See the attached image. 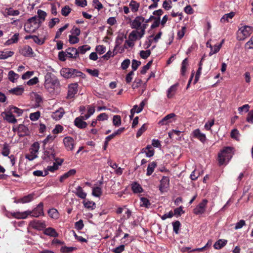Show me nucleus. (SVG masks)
<instances>
[{"label":"nucleus","instance_id":"nucleus-33","mask_svg":"<svg viewBox=\"0 0 253 253\" xmlns=\"http://www.w3.org/2000/svg\"><path fill=\"white\" fill-rule=\"evenodd\" d=\"M18 37L19 34L15 33L12 36L10 39H8L5 42L4 44L5 45H9L13 43H16L18 41Z\"/></svg>","mask_w":253,"mask_h":253},{"label":"nucleus","instance_id":"nucleus-8","mask_svg":"<svg viewBox=\"0 0 253 253\" xmlns=\"http://www.w3.org/2000/svg\"><path fill=\"white\" fill-rule=\"evenodd\" d=\"M39 148V143L37 142L34 143L30 149V153L26 155L25 158L29 161L34 160L38 157Z\"/></svg>","mask_w":253,"mask_h":253},{"label":"nucleus","instance_id":"nucleus-26","mask_svg":"<svg viewBox=\"0 0 253 253\" xmlns=\"http://www.w3.org/2000/svg\"><path fill=\"white\" fill-rule=\"evenodd\" d=\"M74 193L79 198L84 199L86 198V193L84 192L82 188L80 186H78L76 188Z\"/></svg>","mask_w":253,"mask_h":253},{"label":"nucleus","instance_id":"nucleus-37","mask_svg":"<svg viewBox=\"0 0 253 253\" xmlns=\"http://www.w3.org/2000/svg\"><path fill=\"white\" fill-rule=\"evenodd\" d=\"M132 190L135 193H140L143 191V189L141 185L137 182H134L132 184Z\"/></svg>","mask_w":253,"mask_h":253},{"label":"nucleus","instance_id":"nucleus-7","mask_svg":"<svg viewBox=\"0 0 253 253\" xmlns=\"http://www.w3.org/2000/svg\"><path fill=\"white\" fill-rule=\"evenodd\" d=\"M253 32L252 27L249 26H241L238 30V38L240 40H243L250 36Z\"/></svg>","mask_w":253,"mask_h":253},{"label":"nucleus","instance_id":"nucleus-45","mask_svg":"<svg viewBox=\"0 0 253 253\" xmlns=\"http://www.w3.org/2000/svg\"><path fill=\"white\" fill-rule=\"evenodd\" d=\"M6 13L7 15L9 16H17L20 13L19 10H14L12 8H8L5 9Z\"/></svg>","mask_w":253,"mask_h":253},{"label":"nucleus","instance_id":"nucleus-25","mask_svg":"<svg viewBox=\"0 0 253 253\" xmlns=\"http://www.w3.org/2000/svg\"><path fill=\"white\" fill-rule=\"evenodd\" d=\"M178 84H173L171 85L167 90V96L168 98H172L175 94L176 90H177V87L178 86Z\"/></svg>","mask_w":253,"mask_h":253},{"label":"nucleus","instance_id":"nucleus-42","mask_svg":"<svg viewBox=\"0 0 253 253\" xmlns=\"http://www.w3.org/2000/svg\"><path fill=\"white\" fill-rule=\"evenodd\" d=\"M102 191L101 187L96 186L92 189V194L96 197H99L102 194Z\"/></svg>","mask_w":253,"mask_h":253},{"label":"nucleus","instance_id":"nucleus-52","mask_svg":"<svg viewBox=\"0 0 253 253\" xmlns=\"http://www.w3.org/2000/svg\"><path fill=\"white\" fill-rule=\"evenodd\" d=\"M84 205L87 209L93 210L95 208V204L92 201H84Z\"/></svg>","mask_w":253,"mask_h":253},{"label":"nucleus","instance_id":"nucleus-56","mask_svg":"<svg viewBox=\"0 0 253 253\" xmlns=\"http://www.w3.org/2000/svg\"><path fill=\"white\" fill-rule=\"evenodd\" d=\"M173 230L175 234L178 233V231L180 226V223L179 221L177 220L175 222H172Z\"/></svg>","mask_w":253,"mask_h":253},{"label":"nucleus","instance_id":"nucleus-44","mask_svg":"<svg viewBox=\"0 0 253 253\" xmlns=\"http://www.w3.org/2000/svg\"><path fill=\"white\" fill-rule=\"evenodd\" d=\"M94 108L93 107L88 106L87 107V113L83 116L84 120H87L91 116L94 114Z\"/></svg>","mask_w":253,"mask_h":253},{"label":"nucleus","instance_id":"nucleus-57","mask_svg":"<svg viewBox=\"0 0 253 253\" xmlns=\"http://www.w3.org/2000/svg\"><path fill=\"white\" fill-rule=\"evenodd\" d=\"M69 41L71 44H75L79 42V38L76 36L70 35L69 36Z\"/></svg>","mask_w":253,"mask_h":253},{"label":"nucleus","instance_id":"nucleus-51","mask_svg":"<svg viewBox=\"0 0 253 253\" xmlns=\"http://www.w3.org/2000/svg\"><path fill=\"white\" fill-rule=\"evenodd\" d=\"M40 117V112L37 111L36 112L32 113L30 114V119L31 121H35L39 119Z\"/></svg>","mask_w":253,"mask_h":253},{"label":"nucleus","instance_id":"nucleus-48","mask_svg":"<svg viewBox=\"0 0 253 253\" xmlns=\"http://www.w3.org/2000/svg\"><path fill=\"white\" fill-rule=\"evenodd\" d=\"M10 153L9 145L7 143H5L2 147L1 154L3 156H8Z\"/></svg>","mask_w":253,"mask_h":253},{"label":"nucleus","instance_id":"nucleus-43","mask_svg":"<svg viewBox=\"0 0 253 253\" xmlns=\"http://www.w3.org/2000/svg\"><path fill=\"white\" fill-rule=\"evenodd\" d=\"M90 49V46L87 44H84L82 46H79L77 49L78 51L79 52V54H84L87 51H88Z\"/></svg>","mask_w":253,"mask_h":253},{"label":"nucleus","instance_id":"nucleus-50","mask_svg":"<svg viewBox=\"0 0 253 253\" xmlns=\"http://www.w3.org/2000/svg\"><path fill=\"white\" fill-rule=\"evenodd\" d=\"M188 65V61L187 59L185 58L184 59L181 63V74L182 75H184L185 74V73L186 71V67Z\"/></svg>","mask_w":253,"mask_h":253},{"label":"nucleus","instance_id":"nucleus-32","mask_svg":"<svg viewBox=\"0 0 253 253\" xmlns=\"http://www.w3.org/2000/svg\"><path fill=\"white\" fill-rule=\"evenodd\" d=\"M47 213H48L49 216L53 219H57L59 217V212L56 209H55L54 208H52V209H49Z\"/></svg>","mask_w":253,"mask_h":253},{"label":"nucleus","instance_id":"nucleus-39","mask_svg":"<svg viewBox=\"0 0 253 253\" xmlns=\"http://www.w3.org/2000/svg\"><path fill=\"white\" fill-rule=\"evenodd\" d=\"M223 42L224 40H223L220 44L215 45V51H213V46L211 45H210L211 51L209 53V56H211L213 54L218 52L221 48Z\"/></svg>","mask_w":253,"mask_h":253},{"label":"nucleus","instance_id":"nucleus-40","mask_svg":"<svg viewBox=\"0 0 253 253\" xmlns=\"http://www.w3.org/2000/svg\"><path fill=\"white\" fill-rule=\"evenodd\" d=\"M140 205L142 207L149 208L150 207L151 203L147 198L141 197L140 198Z\"/></svg>","mask_w":253,"mask_h":253},{"label":"nucleus","instance_id":"nucleus-62","mask_svg":"<svg viewBox=\"0 0 253 253\" xmlns=\"http://www.w3.org/2000/svg\"><path fill=\"white\" fill-rule=\"evenodd\" d=\"M125 245H121L119 246L114 248L112 250V252L114 253H122L125 250Z\"/></svg>","mask_w":253,"mask_h":253},{"label":"nucleus","instance_id":"nucleus-12","mask_svg":"<svg viewBox=\"0 0 253 253\" xmlns=\"http://www.w3.org/2000/svg\"><path fill=\"white\" fill-rule=\"evenodd\" d=\"M29 225L33 229L38 230H42L45 228L46 224L44 221L38 220H33L31 221Z\"/></svg>","mask_w":253,"mask_h":253},{"label":"nucleus","instance_id":"nucleus-13","mask_svg":"<svg viewBox=\"0 0 253 253\" xmlns=\"http://www.w3.org/2000/svg\"><path fill=\"white\" fill-rule=\"evenodd\" d=\"M169 179L167 176H163L160 180L159 190L162 193L166 192L169 187Z\"/></svg>","mask_w":253,"mask_h":253},{"label":"nucleus","instance_id":"nucleus-9","mask_svg":"<svg viewBox=\"0 0 253 253\" xmlns=\"http://www.w3.org/2000/svg\"><path fill=\"white\" fill-rule=\"evenodd\" d=\"M63 142L65 149L67 151H72L74 150L76 145L75 140L71 136H66L64 138Z\"/></svg>","mask_w":253,"mask_h":253},{"label":"nucleus","instance_id":"nucleus-29","mask_svg":"<svg viewBox=\"0 0 253 253\" xmlns=\"http://www.w3.org/2000/svg\"><path fill=\"white\" fill-rule=\"evenodd\" d=\"M227 243V241L225 239H219L213 245L215 249L219 250L224 247Z\"/></svg>","mask_w":253,"mask_h":253},{"label":"nucleus","instance_id":"nucleus-31","mask_svg":"<svg viewBox=\"0 0 253 253\" xmlns=\"http://www.w3.org/2000/svg\"><path fill=\"white\" fill-rule=\"evenodd\" d=\"M24 91V88L21 86H18L15 88H11L9 90L11 93L16 95H21Z\"/></svg>","mask_w":253,"mask_h":253},{"label":"nucleus","instance_id":"nucleus-1","mask_svg":"<svg viewBox=\"0 0 253 253\" xmlns=\"http://www.w3.org/2000/svg\"><path fill=\"white\" fill-rule=\"evenodd\" d=\"M145 18L141 16H136L133 20L130 19V26L134 29L131 32V37H135V35L139 38H142L145 34L147 28L146 24H145Z\"/></svg>","mask_w":253,"mask_h":253},{"label":"nucleus","instance_id":"nucleus-28","mask_svg":"<svg viewBox=\"0 0 253 253\" xmlns=\"http://www.w3.org/2000/svg\"><path fill=\"white\" fill-rule=\"evenodd\" d=\"M14 52L8 50L0 51V60H4L12 56Z\"/></svg>","mask_w":253,"mask_h":253},{"label":"nucleus","instance_id":"nucleus-54","mask_svg":"<svg viewBox=\"0 0 253 253\" xmlns=\"http://www.w3.org/2000/svg\"><path fill=\"white\" fill-rule=\"evenodd\" d=\"M69 26V24H65L63 27H61L58 29V30L56 32L55 38L58 39L61 36L62 33L66 30Z\"/></svg>","mask_w":253,"mask_h":253},{"label":"nucleus","instance_id":"nucleus-46","mask_svg":"<svg viewBox=\"0 0 253 253\" xmlns=\"http://www.w3.org/2000/svg\"><path fill=\"white\" fill-rule=\"evenodd\" d=\"M10 111L12 113H15L17 115V117L21 116L23 113L22 110L16 107L12 106L10 108Z\"/></svg>","mask_w":253,"mask_h":253},{"label":"nucleus","instance_id":"nucleus-64","mask_svg":"<svg viewBox=\"0 0 253 253\" xmlns=\"http://www.w3.org/2000/svg\"><path fill=\"white\" fill-rule=\"evenodd\" d=\"M246 121L250 124H253V109L249 112Z\"/></svg>","mask_w":253,"mask_h":253},{"label":"nucleus","instance_id":"nucleus-47","mask_svg":"<svg viewBox=\"0 0 253 253\" xmlns=\"http://www.w3.org/2000/svg\"><path fill=\"white\" fill-rule=\"evenodd\" d=\"M113 124L115 126H119L121 125V118L119 115H115L113 118Z\"/></svg>","mask_w":253,"mask_h":253},{"label":"nucleus","instance_id":"nucleus-60","mask_svg":"<svg viewBox=\"0 0 253 253\" xmlns=\"http://www.w3.org/2000/svg\"><path fill=\"white\" fill-rule=\"evenodd\" d=\"M152 60H151L149 61L146 65L144 66L140 71L141 74H145L147 72V71L149 69L150 66L152 65Z\"/></svg>","mask_w":253,"mask_h":253},{"label":"nucleus","instance_id":"nucleus-27","mask_svg":"<svg viewBox=\"0 0 253 253\" xmlns=\"http://www.w3.org/2000/svg\"><path fill=\"white\" fill-rule=\"evenodd\" d=\"M131 33L128 35V40H126L125 42V43L127 44L128 47H132L134 43V42L136 41L137 40H139L141 39L142 38H139V37L136 35H135V37H131Z\"/></svg>","mask_w":253,"mask_h":253},{"label":"nucleus","instance_id":"nucleus-58","mask_svg":"<svg viewBox=\"0 0 253 253\" xmlns=\"http://www.w3.org/2000/svg\"><path fill=\"white\" fill-rule=\"evenodd\" d=\"M151 54V50H141L140 52V56L143 59H146L148 58Z\"/></svg>","mask_w":253,"mask_h":253},{"label":"nucleus","instance_id":"nucleus-14","mask_svg":"<svg viewBox=\"0 0 253 253\" xmlns=\"http://www.w3.org/2000/svg\"><path fill=\"white\" fill-rule=\"evenodd\" d=\"M1 115L4 120L9 123L15 124L17 122V119H15L10 111L2 112Z\"/></svg>","mask_w":253,"mask_h":253},{"label":"nucleus","instance_id":"nucleus-63","mask_svg":"<svg viewBox=\"0 0 253 253\" xmlns=\"http://www.w3.org/2000/svg\"><path fill=\"white\" fill-rule=\"evenodd\" d=\"M130 61L129 59H126L121 63V68L123 70H126L129 66Z\"/></svg>","mask_w":253,"mask_h":253},{"label":"nucleus","instance_id":"nucleus-5","mask_svg":"<svg viewBox=\"0 0 253 253\" xmlns=\"http://www.w3.org/2000/svg\"><path fill=\"white\" fill-rule=\"evenodd\" d=\"M61 75L65 78H74L76 77H81L84 74L76 69L69 68H62L60 71Z\"/></svg>","mask_w":253,"mask_h":253},{"label":"nucleus","instance_id":"nucleus-24","mask_svg":"<svg viewBox=\"0 0 253 253\" xmlns=\"http://www.w3.org/2000/svg\"><path fill=\"white\" fill-rule=\"evenodd\" d=\"M141 153H145L146 156L150 158L154 155V150L151 145H148L141 150Z\"/></svg>","mask_w":253,"mask_h":253},{"label":"nucleus","instance_id":"nucleus-20","mask_svg":"<svg viewBox=\"0 0 253 253\" xmlns=\"http://www.w3.org/2000/svg\"><path fill=\"white\" fill-rule=\"evenodd\" d=\"M35 195L34 193L30 194L28 195L25 196L22 198L18 199L16 201V203L25 204L29 203L33 201L35 199Z\"/></svg>","mask_w":253,"mask_h":253},{"label":"nucleus","instance_id":"nucleus-49","mask_svg":"<svg viewBox=\"0 0 253 253\" xmlns=\"http://www.w3.org/2000/svg\"><path fill=\"white\" fill-rule=\"evenodd\" d=\"M250 108V106L249 104H245L241 107L238 108V111L239 114H242L244 111L245 112H248Z\"/></svg>","mask_w":253,"mask_h":253},{"label":"nucleus","instance_id":"nucleus-17","mask_svg":"<svg viewBox=\"0 0 253 253\" xmlns=\"http://www.w3.org/2000/svg\"><path fill=\"white\" fill-rule=\"evenodd\" d=\"M65 113V112L64 109L63 108L60 107L55 112L52 113L51 118L55 121H58L63 117Z\"/></svg>","mask_w":253,"mask_h":253},{"label":"nucleus","instance_id":"nucleus-10","mask_svg":"<svg viewBox=\"0 0 253 253\" xmlns=\"http://www.w3.org/2000/svg\"><path fill=\"white\" fill-rule=\"evenodd\" d=\"M207 203L208 200L203 199L193 210L194 213L198 215L204 213Z\"/></svg>","mask_w":253,"mask_h":253},{"label":"nucleus","instance_id":"nucleus-53","mask_svg":"<svg viewBox=\"0 0 253 253\" xmlns=\"http://www.w3.org/2000/svg\"><path fill=\"white\" fill-rule=\"evenodd\" d=\"M76 248L73 247H62L61 249V251L63 253H70L75 250Z\"/></svg>","mask_w":253,"mask_h":253},{"label":"nucleus","instance_id":"nucleus-6","mask_svg":"<svg viewBox=\"0 0 253 253\" xmlns=\"http://www.w3.org/2000/svg\"><path fill=\"white\" fill-rule=\"evenodd\" d=\"M38 19L36 17H33L28 20L24 26V30L28 33H34L39 27Z\"/></svg>","mask_w":253,"mask_h":253},{"label":"nucleus","instance_id":"nucleus-16","mask_svg":"<svg viewBox=\"0 0 253 253\" xmlns=\"http://www.w3.org/2000/svg\"><path fill=\"white\" fill-rule=\"evenodd\" d=\"M84 120H85L83 116L76 118L74 122L75 126L80 129L85 128L87 126V124Z\"/></svg>","mask_w":253,"mask_h":253},{"label":"nucleus","instance_id":"nucleus-61","mask_svg":"<svg viewBox=\"0 0 253 253\" xmlns=\"http://www.w3.org/2000/svg\"><path fill=\"white\" fill-rule=\"evenodd\" d=\"M95 50L100 55L104 53L106 51V47L103 45H98L96 46Z\"/></svg>","mask_w":253,"mask_h":253},{"label":"nucleus","instance_id":"nucleus-23","mask_svg":"<svg viewBox=\"0 0 253 253\" xmlns=\"http://www.w3.org/2000/svg\"><path fill=\"white\" fill-rule=\"evenodd\" d=\"M18 134L19 136H24L29 133V129L27 126L23 124L19 125L17 126Z\"/></svg>","mask_w":253,"mask_h":253},{"label":"nucleus","instance_id":"nucleus-11","mask_svg":"<svg viewBox=\"0 0 253 253\" xmlns=\"http://www.w3.org/2000/svg\"><path fill=\"white\" fill-rule=\"evenodd\" d=\"M42 158L44 161L47 162L56 160L54 150L50 149L49 150L45 151L42 156Z\"/></svg>","mask_w":253,"mask_h":253},{"label":"nucleus","instance_id":"nucleus-19","mask_svg":"<svg viewBox=\"0 0 253 253\" xmlns=\"http://www.w3.org/2000/svg\"><path fill=\"white\" fill-rule=\"evenodd\" d=\"M78 86V85L76 83L71 84L69 86L68 98H72L74 97L75 95L77 93Z\"/></svg>","mask_w":253,"mask_h":253},{"label":"nucleus","instance_id":"nucleus-3","mask_svg":"<svg viewBox=\"0 0 253 253\" xmlns=\"http://www.w3.org/2000/svg\"><path fill=\"white\" fill-rule=\"evenodd\" d=\"M59 83L56 76L52 73L47 72L44 76V86L45 88L50 90L54 89L57 86Z\"/></svg>","mask_w":253,"mask_h":253},{"label":"nucleus","instance_id":"nucleus-22","mask_svg":"<svg viewBox=\"0 0 253 253\" xmlns=\"http://www.w3.org/2000/svg\"><path fill=\"white\" fill-rule=\"evenodd\" d=\"M67 57L76 58L79 55L77 49L74 47H69L66 50Z\"/></svg>","mask_w":253,"mask_h":253},{"label":"nucleus","instance_id":"nucleus-34","mask_svg":"<svg viewBox=\"0 0 253 253\" xmlns=\"http://www.w3.org/2000/svg\"><path fill=\"white\" fill-rule=\"evenodd\" d=\"M157 167V163L152 162L150 163L147 167L146 175L147 176L151 175L154 171L155 168Z\"/></svg>","mask_w":253,"mask_h":253},{"label":"nucleus","instance_id":"nucleus-4","mask_svg":"<svg viewBox=\"0 0 253 253\" xmlns=\"http://www.w3.org/2000/svg\"><path fill=\"white\" fill-rule=\"evenodd\" d=\"M233 156V148L227 147L218 154V162L220 165H226Z\"/></svg>","mask_w":253,"mask_h":253},{"label":"nucleus","instance_id":"nucleus-2","mask_svg":"<svg viewBox=\"0 0 253 253\" xmlns=\"http://www.w3.org/2000/svg\"><path fill=\"white\" fill-rule=\"evenodd\" d=\"M11 214L13 217L17 219H25L29 215L38 217L44 215L43 204L42 202H40L32 211L28 210L23 212H11Z\"/></svg>","mask_w":253,"mask_h":253},{"label":"nucleus","instance_id":"nucleus-35","mask_svg":"<svg viewBox=\"0 0 253 253\" xmlns=\"http://www.w3.org/2000/svg\"><path fill=\"white\" fill-rule=\"evenodd\" d=\"M129 6L132 12H136L138 10L140 4L139 3L137 2V1L132 0L130 2Z\"/></svg>","mask_w":253,"mask_h":253},{"label":"nucleus","instance_id":"nucleus-36","mask_svg":"<svg viewBox=\"0 0 253 253\" xmlns=\"http://www.w3.org/2000/svg\"><path fill=\"white\" fill-rule=\"evenodd\" d=\"M235 15V13L233 12H231L229 13L224 14L220 19L221 23H225L226 22L229 21V19H232Z\"/></svg>","mask_w":253,"mask_h":253},{"label":"nucleus","instance_id":"nucleus-15","mask_svg":"<svg viewBox=\"0 0 253 253\" xmlns=\"http://www.w3.org/2000/svg\"><path fill=\"white\" fill-rule=\"evenodd\" d=\"M19 52L22 55L25 57H34V53L32 48L28 45L23 46L19 51Z\"/></svg>","mask_w":253,"mask_h":253},{"label":"nucleus","instance_id":"nucleus-41","mask_svg":"<svg viewBox=\"0 0 253 253\" xmlns=\"http://www.w3.org/2000/svg\"><path fill=\"white\" fill-rule=\"evenodd\" d=\"M125 129V127H121L119 129H117L116 131H115L114 133L112 134L107 136L106 137V139L108 140H111L112 139H113L116 135L120 134L122 133Z\"/></svg>","mask_w":253,"mask_h":253},{"label":"nucleus","instance_id":"nucleus-38","mask_svg":"<svg viewBox=\"0 0 253 253\" xmlns=\"http://www.w3.org/2000/svg\"><path fill=\"white\" fill-rule=\"evenodd\" d=\"M8 77L11 82L14 83L19 78V76L13 71L11 70L8 72Z\"/></svg>","mask_w":253,"mask_h":253},{"label":"nucleus","instance_id":"nucleus-30","mask_svg":"<svg viewBox=\"0 0 253 253\" xmlns=\"http://www.w3.org/2000/svg\"><path fill=\"white\" fill-rule=\"evenodd\" d=\"M44 234L53 237H57L58 236V234L57 233L56 230L51 227L45 229L44 231Z\"/></svg>","mask_w":253,"mask_h":253},{"label":"nucleus","instance_id":"nucleus-55","mask_svg":"<svg viewBox=\"0 0 253 253\" xmlns=\"http://www.w3.org/2000/svg\"><path fill=\"white\" fill-rule=\"evenodd\" d=\"M71 9L68 5H66L62 8L61 10V14L64 16H67L71 12Z\"/></svg>","mask_w":253,"mask_h":253},{"label":"nucleus","instance_id":"nucleus-21","mask_svg":"<svg viewBox=\"0 0 253 253\" xmlns=\"http://www.w3.org/2000/svg\"><path fill=\"white\" fill-rule=\"evenodd\" d=\"M175 116V115L174 113H170L167 115L159 122V125L161 126H164L169 124V123L172 122L171 119L173 118Z\"/></svg>","mask_w":253,"mask_h":253},{"label":"nucleus","instance_id":"nucleus-59","mask_svg":"<svg viewBox=\"0 0 253 253\" xmlns=\"http://www.w3.org/2000/svg\"><path fill=\"white\" fill-rule=\"evenodd\" d=\"M147 130V126L146 124H143L141 127L138 129L137 132L136 133V137H139L143 132H144Z\"/></svg>","mask_w":253,"mask_h":253},{"label":"nucleus","instance_id":"nucleus-18","mask_svg":"<svg viewBox=\"0 0 253 253\" xmlns=\"http://www.w3.org/2000/svg\"><path fill=\"white\" fill-rule=\"evenodd\" d=\"M192 134L194 137L199 139L201 142L204 143L206 141V136L205 134L202 133L199 129L194 130Z\"/></svg>","mask_w":253,"mask_h":253}]
</instances>
